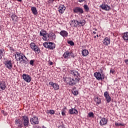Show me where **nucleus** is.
<instances>
[{"label": "nucleus", "mask_w": 128, "mask_h": 128, "mask_svg": "<svg viewBox=\"0 0 128 128\" xmlns=\"http://www.w3.org/2000/svg\"><path fill=\"white\" fill-rule=\"evenodd\" d=\"M49 114H54V110H50L49 112Z\"/></svg>", "instance_id": "79ce46f5"}, {"label": "nucleus", "mask_w": 128, "mask_h": 128, "mask_svg": "<svg viewBox=\"0 0 128 128\" xmlns=\"http://www.w3.org/2000/svg\"><path fill=\"white\" fill-rule=\"evenodd\" d=\"M22 77L24 80L26 82H32V77L28 74H23Z\"/></svg>", "instance_id": "9d476101"}, {"label": "nucleus", "mask_w": 128, "mask_h": 128, "mask_svg": "<svg viewBox=\"0 0 128 128\" xmlns=\"http://www.w3.org/2000/svg\"><path fill=\"white\" fill-rule=\"evenodd\" d=\"M2 114H4V110H2Z\"/></svg>", "instance_id": "864d4df0"}, {"label": "nucleus", "mask_w": 128, "mask_h": 128, "mask_svg": "<svg viewBox=\"0 0 128 128\" xmlns=\"http://www.w3.org/2000/svg\"><path fill=\"white\" fill-rule=\"evenodd\" d=\"M94 76L98 80H102L104 78V74H100V72H94Z\"/></svg>", "instance_id": "9b49d317"}, {"label": "nucleus", "mask_w": 128, "mask_h": 128, "mask_svg": "<svg viewBox=\"0 0 128 128\" xmlns=\"http://www.w3.org/2000/svg\"><path fill=\"white\" fill-rule=\"evenodd\" d=\"M94 38H96V36H94Z\"/></svg>", "instance_id": "6e6d98bb"}, {"label": "nucleus", "mask_w": 128, "mask_h": 128, "mask_svg": "<svg viewBox=\"0 0 128 128\" xmlns=\"http://www.w3.org/2000/svg\"><path fill=\"white\" fill-rule=\"evenodd\" d=\"M60 34L64 38H68V32L64 30H62L60 32Z\"/></svg>", "instance_id": "dca6fc26"}, {"label": "nucleus", "mask_w": 128, "mask_h": 128, "mask_svg": "<svg viewBox=\"0 0 128 128\" xmlns=\"http://www.w3.org/2000/svg\"><path fill=\"white\" fill-rule=\"evenodd\" d=\"M68 79L69 80V86H74L76 84V82H78V80H74V78H69Z\"/></svg>", "instance_id": "ddd939ff"}, {"label": "nucleus", "mask_w": 128, "mask_h": 128, "mask_svg": "<svg viewBox=\"0 0 128 128\" xmlns=\"http://www.w3.org/2000/svg\"><path fill=\"white\" fill-rule=\"evenodd\" d=\"M108 124V120L104 118H102L100 122V124L101 126H104Z\"/></svg>", "instance_id": "2eb2a0df"}, {"label": "nucleus", "mask_w": 128, "mask_h": 128, "mask_svg": "<svg viewBox=\"0 0 128 128\" xmlns=\"http://www.w3.org/2000/svg\"><path fill=\"white\" fill-rule=\"evenodd\" d=\"M72 92L74 96H78V92L76 90V88L72 89Z\"/></svg>", "instance_id": "bb28decb"}, {"label": "nucleus", "mask_w": 128, "mask_h": 128, "mask_svg": "<svg viewBox=\"0 0 128 128\" xmlns=\"http://www.w3.org/2000/svg\"><path fill=\"white\" fill-rule=\"evenodd\" d=\"M104 96L106 98L107 102H110L112 100V98L110 97L108 92H104Z\"/></svg>", "instance_id": "6ab92c4d"}, {"label": "nucleus", "mask_w": 128, "mask_h": 128, "mask_svg": "<svg viewBox=\"0 0 128 128\" xmlns=\"http://www.w3.org/2000/svg\"><path fill=\"white\" fill-rule=\"evenodd\" d=\"M74 20H71L70 22V26H74Z\"/></svg>", "instance_id": "a19ab883"}, {"label": "nucleus", "mask_w": 128, "mask_h": 128, "mask_svg": "<svg viewBox=\"0 0 128 128\" xmlns=\"http://www.w3.org/2000/svg\"><path fill=\"white\" fill-rule=\"evenodd\" d=\"M97 38H98V34L96 35Z\"/></svg>", "instance_id": "052dcab7"}, {"label": "nucleus", "mask_w": 128, "mask_h": 128, "mask_svg": "<svg viewBox=\"0 0 128 128\" xmlns=\"http://www.w3.org/2000/svg\"><path fill=\"white\" fill-rule=\"evenodd\" d=\"M30 122L31 124H40V120H38V118L37 116H34L32 118H30Z\"/></svg>", "instance_id": "6e6552de"}, {"label": "nucleus", "mask_w": 128, "mask_h": 128, "mask_svg": "<svg viewBox=\"0 0 128 128\" xmlns=\"http://www.w3.org/2000/svg\"><path fill=\"white\" fill-rule=\"evenodd\" d=\"M17 2H22V0H16Z\"/></svg>", "instance_id": "8fccbe9b"}, {"label": "nucleus", "mask_w": 128, "mask_h": 128, "mask_svg": "<svg viewBox=\"0 0 128 128\" xmlns=\"http://www.w3.org/2000/svg\"><path fill=\"white\" fill-rule=\"evenodd\" d=\"M40 36H42V38L43 40H44L45 42H46L49 40L48 33L46 32V30H42L40 32Z\"/></svg>", "instance_id": "20e7f679"}, {"label": "nucleus", "mask_w": 128, "mask_h": 128, "mask_svg": "<svg viewBox=\"0 0 128 128\" xmlns=\"http://www.w3.org/2000/svg\"><path fill=\"white\" fill-rule=\"evenodd\" d=\"M55 84H56V83H54V82H49V84H50V86H51L52 88H54V86Z\"/></svg>", "instance_id": "ea45409f"}, {"label": "nucleus", "mask_w": 128, "mask_h": 128, "mask_svg": "<svg viewBox=\"0 0 128 128\" xmlns=\"http://www.w3.org/2000/svg\"><path fill=\"white\" fill-rule=\"evenodd\" d=\"M31 10L33 14H34V16H36V14H38V10H36V7H34V6L32 7Z\"/></svg>", "instance_id": "5701e85b"}, {"label": "nucleus", "mask_w": 128, "mask_h": 128, "mask_svg": "<svg viewBox=\"0 0 128 128\" xmlns=\"http://www.w3.org/2000/svg\"><path fill=\"white\" fill-rule=\"evenodd\" d=\"M123 38H124V40L128 41V32H126L124 34Z\"/></svg>", "instance_id": "c85d7f7f"}, {"label": "nucleus", "mask_w": 128, "mask_h": 128, "mask_svg": "<svg viewBox=\"0 0 128 128\" xmlns=\"http://www.w3.org/2000/svg\"><path fill=\"white\" fill-rule=\"evenodd\" d=\"M125 62L126 64H128V59L127 60H126Z\"/></svg>", "instance_id": "09e8293b"}, {"label": "nucleus", "mask_w": 128, "mask_h": 128, "mask_svg": "<svg viewBox=\"0 0 128 128\" xmlns=\"http://www.w3.org/2000/svg\"><path fill=\"white\" fill-rule=\"evenodd\" d=\"M94 102L96 103V104H101L102 102L100 98L98 96H96V98H94Z\"/></svg>", "instance_id": "a878e982"}, {"label": "nucleus", "mask_w": 128, "mask_h": 128, "mask_svg": "<svg viewBox=\"0 0 128 128\" xmlns=\"http://www.w3.org/2000/svg\"><path fill=\"white\" fill-rule=\"evenodd\" d=\"M16 58V56H15Z\"/></svg>", "instance_id": "e2e57ef3"}, {"label": "nucleus", "mask_w": 128, "mask_h": 128, "mask_svg": "<svg viewBox=\"0 0 128 128\" xmlns=\"http://www.w3.org/2000/svg\"><path fill=\"white\" fill-rule=\"evenodd\" d=\"M43 46L46 48H48L49 50H54V48H56V44L52 42H44L43 43Z\"/></svg>", "instance_id": "f03ea898"}, {"label": "nucleus", "mask_w": 128, "mask_h": 128, "mask_svg": "<svg viewBox=\"0 0 128 128\" xmlns=\"http://www.w3.org/2000/svg\"><path fill=\"white\" fill-rule=\"evenodd\" d=\"M94 30H98V29H96V28H94Z\"/></svg>", "instance_id": "4d7b16f0"}, {"label": "nucleus", "mask_w": 128, "mask_h": 128, "mask_svg": "<svg viewBox=\"0 0 128 128\" xmlns=\"http://www.w3.org/2000/svg\"><path fill=\"white\" fill-rule=\"evenodd\" d=\"M96 34V32H92L93 34Z\"/></svg>", "instance_id": "603ef678"}, {"label": "nucleus", "mask_w": 128, "mask_h": 128, "mask_svg": "<svg viewBox=\"0 0 128 128\" xmlns=\"http://www.w3.org/2000/svg\"><path fill=\"white\" fill-rule=\"evenodd\" d=\"M48 34L49 40H56V34H54V32H53L52 31L49 32Z\"/></svg>", "instance_id": "f8f14e48"}, {"label": "nucleus", "mask_w": 128, "mask_h": 128, "mask_svg": "<svg viewBox=\"0 0 128 128\" xmlns=\"http://www.w3.org/2000/svg\"><path fill=\"white\" fill-rule=\"evenodd\" d=\"M16 54L18 56H22V53L21 52H20V53L17 52V54Z\"/></svg>", "instance_id": "de8ad7c7"}, {"label": "nucleus", "mask_w": 128, "mask_h": 128, "mask_svg": "<svg viewBox=\"0 0 128 128\" xmlns=\"http://www.w3.org/2000/svg\"><path fill=\"white\" fill-rule=\"evenodd\" d=\"M43 128H46V127L44 126H42Z\"/></svg>", "instance_id": "bf43d9fd"}, {"label": "nucleus", "mask_w": 128, "mask_h": 128, "mask_svg": "<svg viewBox=\"0 0 128 128\" xmlns=\"http://www.w3.org/2000/svg\"><path fill=\"white\" fill-rule=\"evenodd\" d=\"M73 12L74 14H82L84 12V9L80 7H75L73 9Z\"/></svg>", "instance_id": "423d86ee"}, {"label": "nucleus", "mask_w": 128, "mask_h": 128, "mask_svg": "<svg viewBox=\"0 0 128 128\" xmlns=\"http://www.w3.org/2000/svg\"><path fill=\"white\" fill-rule=\"evenodd\" d=\"M115 124H116V126H124V124L122 123L116 122Z\"/></svg>", "instance_id": "58836bf2"}, {"label": "nucleus", "mask_w": 128, "mask_h": 128, "mask_svg": "<svg viewBox=\"0 0 128 128\" xmlns=\"http://www.w3.org/2000/svg\"><path fill=\"white\" fill-rule=\"evenodd\" d=\"M30 46L32 50H34V52H38V54L40 52V49L38 48V46L34 42H32L30 44Z\"/></svg>", "instance_id": "7ed1b4c3"}, {"label": "nucleus", "mask_w": 128, "mask_h": 128, "mask_svg": "<svg viewBox=\"0 0 128 128\" xmlns=\"http://www.w3.org/2000/svg\"><path fill=\"white\" fill-rule=\"evenodd\" d=\"M22 122H23V124L24 126H28V124H30V120H28V116H22Z\"/></svg>", "instance_id": "0eeeda50"}, {"label": "nucleus", "mask_w": 128, "mask_h": 128, "mask_svg": "<svg viewBox=\"0 0 128 128\" xmlns=\"http://www.w3.org/2000/svg\"><path fill=\"white\" fill-rule=\"evenodd\" d=\"M53 88L54 90H60V86H58V84L55 83V84H54V86H53Z\"/></svg>", "instance_id": "2f4dec72"}, {"label": "nucleus", "mask_w": 128, "mask_h": 128, "mask_svg": "<svg viewBox=\"0 0 128 128\" xmlns=\"http://www.w3.org/2000/svg\"><path fill=\"white\" fill-rule=\"evenodd\" d=\"M83 8L84 10H85V12H90V8H88V4L84 5Z\"/></svg>", "instance_id": "7c9ffc66"}, {"label": "nucleus", "mask_w": 128, "mask_h": 128, "mask_svg": "<svg viewBox=\"0 0 128 128\" xmlns=\"http://www.w3.org/2000/svg\"><path fill=\"white\" fill-rule=\"evenodd\" d=\"M22 61L24 62V64H28V60L23 59Z\"/></svg>", "instance_id": "37998d69"}, {"label": "nucleus", "mask_w": 128, "mask_h": 128, "mask_svg": "<svg viewBox=\"0 0 128 128\" xmlns=\"http://www.w3.org/2000/svg\"><path fill=\"white\" fill-rule=\"evenodd\" d=\"M24 58L25 60H28V58L26 56H24Z\"/></svg>", "instance_id": "5fc2aeb1"}, {"label": "nucleus", "mask_w": 128, "mask_h": 128, "mask_svg": "<svg viewBox=\"0 0 128 128\" xmlns=\"http://www.w3.org/2000/svg\"><path fill=\"white\" fill-rule=\"evenodd\" d=\"M24 54H22L21 56H20L21 58H20V57H19L18 58L16 59V60H24Z\"/></svg>", "instance_id": "72a5a7b5"}, {"label": "nucleus", "mask_w": 128, "mask_h": 128, "mask_svg": "<svg viewBox=\"0 0 128 128\" xmlns=\"http://www.w3.org/2000/svg\"><path fill=\"white\" fill-rule=\"evenodd\" d=\"M4 56V49L0 48V60L2 58V56Z\"/></svg>", "instance_id": "473e14b6"}, {"label": "nucleus", "mask_w": 128, "mask_h": 128, "mask_svg": "<svg viewBox=\"0 0 128 128\" xmlns=\"http://www.w3.org/2000/svg\"><path fill=\"white\" fill-rule=\"evenodd\" d=\"M15 124H16L20 128H22V126H24L22 125V122L18 118H16L15 120Z\"/></svg>", "instance_id": "f3484780"}, {"label": "nucleus", "mask_w": 128, "mask_h": 128, "mask_svg": "<svg viewBox=\"0 0 128 128\" xmlns=\"http://www.w3.org/2000/svg\"><path fill=\"white\" fill-rule=\"evenodd\" d=\"M64 10H66V6L62 4H60L58 8V12L60 14H64Z\"/></svg>", "instance_id": "aec40b11"}, {"label": "nucleus", "mask_w": 128, "mask_h": 128, "mask_svg": "<svg viewBox=\"0 0 128 128\" xmlns=\"http://www.w3.org/2000/svg\"><path fill=\"white\" fill-rule=\"evenodd\" d=\"M82 54L83 56H86L88 54V50H82Z\"/></svg>", "instance_id": "393cba45"}, {"label": "nucleus", "mask_w": 128, "mask_h": 128, "mask_svg": "<svg viewBox=\"0 0 128 128\" xmlns=\"http://www.w3.org/2000/svg\"><path fill=\"white\" fill-rule=\"evenodd\" d=\"M110 40L108 38H105L103 40V43L105 46H108V44H110Z\"/></svg>", "instance_id": "b1692460"}, {"label": "nucleus", "mask_w": 128, "mask_h": 128, "mask_svg": "<svg viewBox=\"0 0 128 128\" xmlns=\"http://www.w3.org/2000/svg\"><path fill=\"white\" fill-rule=\"evenodd\" d=\"M64 82H66V80H64Z\"/></svg>", "instance_id": "13d9d810"}, {"label": "nucleus", "mask_w": 128, "mask_h": 128, "mask_svg": "<svg viewBox=\"0 0 128 128\" xmlns=\"http://www.w3.org/2000/svg\"><path fill=\"white\" fill-rule=\"evenodd\" d=\"M11 18L12 20H16V14H13L11 16Z\"/></svg>", "instance_id": "e433bc0d"}, {"label": "nucleus", "mask_w": 128, "mask_h": 128, "mask_svg": "<svg viewBox=\"0 0 128 128\" xmlns=\"http://www.w3.org/2000/svg\"><path fill=\"white\" fill-rule=\"evenodd\" d=\"M48 64H49L50 66H52V64H54V62H52V61H49Z\"/></svg>", "instance_id": "a18cd8bd"}, {"label": "nucleus", "mask_w": 128, "mask_h": 128, "mask_svg": "<svg viewBox=\"0 0 128 128\" xmlns=\"http://www.w3.org/2000/svg\"><path fill=\"white\" fill-rule=\"evenodd\" d=\"M112 69L111 68L110 70V73L112 74Z\"/></svg>", "instance_id": "3c124183"}, {"label": "nucleus", "mask_w": 128, "mask_h": 128, "mask_svg": "<svg viewBox=\"0 0 128 128\" xmlns=\"http://www.w3.org/2000/svg\"><path fill=\"white\" fill-rule=\"evenodd\" d=\"M34 62H36V60H30V66H34Z\"/></svg>", "instance_id": "f704fd0d"}, {"label": "nucleus", "mask_w": 128, "mask_h": 128, "mask_svg": "<svg viewBox=\"0 0 128 128\" xmlns=\"http://www.w3.org/2000/svg\"><path fill=\"white\" fill-rule=\"evenodd\" d=\"M74 28H80L78 21V20H74Z\"/></svg>", "instance_id": "c756f323"}, {"label": "nucleus", "mask_w": 128, "mask_h": 128, "mask_svg": "<svg viewBox=\"0 0 128 128\" xmlns=\"http://www.w3.org/2000/svg\"><path fill=\"white\" fill-rule=\"evenodd\" d=\"M66 106H64V108L62 110V116H66Z\"/></svg>", "instance_id": "cd10ccee"}, {"label": "nucleus", "mask_w": 128, "mask_h": 128, "mask_svg": "<svg viewBox=\"0 0 128 128\" xmlns=\"http://www.w3.org/2000/svg\"><path fill=\"white\" fill-rule=\"evenodd\" d=\"M10 50L12 52H14V48L10 47Z\"/></svg>", "instance_id": "49530a36"}, {"label": "nucleus", "mask_w": 128, "mask_h": 128, "mask_svg": "<svg viewBox=\"0 0 128 128\" xmlns=\"http://www.w3.org/2000/svg\"><path fill=\"white\" fill-rule=\"evenodd\" d=\"M69 114H78V111L76 109V107L74 108H72L70 109L68 112Z\"/></svg>", "instance_id": "4468645a"}, {"label": "nucleus", "mask_w": 128, "mask_h": 128, "mask_svg": "<svg viewBox=\"0 0 128 128\" xmlns=\"http://www.w3.org/2000/svg\"><path fill=\"white\" fill-rule=\"evenodd\" d=\"M54 0H48V4H54Z\"/></svg>", "instance_id": "c03bdc74"}, {"label": "nucleus", "mask_w": 128, "mask_h": 128, "mask_svg": "<svg viewBox=\"0 0 128 128\" xmlns=\"http://www.w3.org/2000/svg\"><path fill=\"white\" fill-rule=\"evenodd\" d=\"M68 44H70V46H74V42L72 40H68Z\"/></svg>", "instance_id": "c9c22d12"}, {"label": "nucleus", "mask_w": 128, "mask_h": 128, "mask_svg": "<svg viewBox=\"0 0 128 128\" xmlns=\"http://www.w3.org/2000/svg\"><path fill=\"white\" fill-rule=\"evenodd\" d=\"M127 72H128V70Z\"/></svg>", "instance_id": "680f3d73"}, {"label": "nucleus", "mask_w": 128, "mask_h": 128, "mask_svg": "<svg viewBox=\"0 0 128 128\" xmlns=\"http://www.w3.org/2000/svg\"><path fill=\"white\" fill-rule=\"evenodd\" d=\"M78 24H79V27L80 26H84L86 22V20H84V19L78 20Z\"/></svg>", "instance_id": "4be33fe9"}, {"label": "nucleus", "mask_w": 128, "mask_h": 128, "mask_svg": "<svg viewBox=\"0 0 128 128\" xmlns=\"http://www.w3.org/2000/svg\"><path fill=\"white\" fill-rule=\"evenodd\" d=\"M69 74L70 76H72V78H75L76 80H77V82H80V79L78 76H80V73H78V72L74 70H68Z\"/></svg>", "instance_id": "f257e3e1"}, {"label": "nucleus", "mask_w": 128, "mask_h": 128, "mask_svg": "<svg viewBox=\"0 0 128 128\" xmlns=\"http://www.w3.org/2000/svg\"><path fill=\"white\" fill-rule=\"evenodd\" d=\"M100 8H102V10H110V6L106 4H102L100 6Z\"/></svg>", "instance_id": "412c9836"}, {"label": "nucleus", "mask_w": 128, "mask_h": 128, "mask_svg": "<svg viewBox=\"0 0 128 128\" xmlns=\"http://www.w3.org/2000/svg\"><path fill=\"white\" fill-rule=\"evenodd\" d=\"M88 116L89 118H94V112H89L88 114Z\"/></svg>", "instance_id": "4c0bfd02"}, {"label": "nucleus", "mask_w": 128, "mask_h": 128, "mask_svg": "<svg viewBox=\"0 0 128 128\" xmlns=\"http://www.w3.org/2000/svg\"><path fill=\"white\" fill-rule=\"evenodd\" d=\"M6 88V84L4 81H0V90H4Z\"/></svg>", "instance_id": "a211bd4d"}, {"label": "nucleus", "mask_w": 128, "mask_h": 128, "mask_svg": "<svg viewBox=\"0 0 128 128\" xmlns=\"http://www.w3.org/2000/svg\"><path fill=\"white\" fill-rule=\"evenodd\" d=\"M4 64L6 68L10 70L12 68V62L10 60H6L4 62Z\"/></svg>", "instance_id": "39448f33"}, {"label": "nucleus", "mask_w": 128, "mask_h": 128, "mask_svg": "<svg viewBox=\"0 0 128 128\" xmlns=\"http://www.w3.org/2000/svg\"><path fill=\"white\" fill-rule=\"evenodd\" d=\"M72 52L66 50L63 54L62 56L64 58H66V60H68V58H71L72 57Z\"/></svg>", "instance_id": "1a4fd4ad"}]
</instances>
